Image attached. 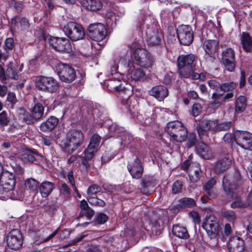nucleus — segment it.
Wrapping results in <instances>:
<instances>
[{"mask_svg": "<svg viewBox=\"0 0 252 252\" xmlns=\"http://www.w3.org/2000/svg\"><path fill=\"white\" fill-rule=\"evenodd\" d=\"M142 43L141 40H135L128 47L136 63L142 67L148 68L153 66L154 61L151 54L143 47Z\"/></svg>", "mask_w": 252, "mask_h": 252, "instance_id": "nucleus-1", "label": "nucleus"}, {"mask_svg": "<svg viewBox=\"0 0 252 252\" xmlns=\"http://www.w3.org/2000/svg\"><path fill=\"white\" fill-rule=\"evenodd\" d=\"M84 140V134L81 130H70L62 142V148L66 153L71 154L82 144Z\"/></svg>", "mask_w": 252, "mask_h": 252, "instance_id": "nucleus-2", "label": "nucleus"}, {"mask_svg": "<svg viewBox=\"0 0 252 252\" xmlns=\"http://www.w3.org/2000/svg\"><path fill=\"white\" fill-rule=\"evenodd\" d=\"M202 227L206 230L210 238L208 242L209 245L213 247L216 246L218 243L217 235L219 231L217 218L213 215L206 216Z\"/></svg>", "mask_w": 252, "mask_h": 252, "instance_id": "nucleus-3", "label": "nucleus"}, {"mask_svg": "<svg viewBox=\"0 0 252 252\" xmlns=\"http://www.w3.org/2000/svg\"><path fill=\"white\" fill-rule=\"evenodd\" d=\"M35 87L40 91L54 94L60 90L59 82L52 77L38 76L34 80Z\"/></svg>", "mask_w": 252, "mask_h": 252, "instance_id": "nucleus-4", "label": "nucleus"}, {"mask_svg": "<svg viewBox=\"0 0 252 252\" xmlns=\"http://www.w3.org/2000/svg\"><path fill=\"white\" fill-rule=\"evenodd\" d=\"M165 130L173 139L177 142H182L187 140V129L178 121L167 123Z\"/></svg>", "mask_w": 252, "mask_h": 252, "instance_id": "nucleus-5", "label": "nucleus"}, {"mask_svg": "<svg viewBox=\"0 0 252 252\" xmlns=\"http://www.w3.org/2000/svg\"><path fill=\"white\" fill-rule=\"evenodd\" d=\"M242 183V179L238 171L235 172L233 175H225L222 180L223 190L227 195H232L235 193Z\"/></svg>", "mask_w": 252, "mask_h": 252, "instance_id": "nucleus-6", "label": "nucleus"}, {"mask_svg": "<svg viewBox=\"0 0 252 252\" xmlns=\"http://www.w3.org/2000/svg\"><path fill=\"white\" fill-rule=\"evenodd\" d=\"M63 31L68 37L73 41L84 38L85 32L83 27L74 22H69L64 25Z\"/></svg>", "mask_w": 252, "mask_h": 252, "instance_id": "nucleus-7", "label": "nucleus"}, {"mask_svg": "<svg viewBox=\"0 0 252 252\" xmlns=\"http://www.w3.org/2000/svg\"><path fill=\"white\" fill-rule=\"evenodd\" d=\"M56 68L62 81L66 83H71L76 79V71L71 65L61 63L57 64Z\"/></svg>", "mask_w": 252, "mask_h": 252, "instance_id": "nucleus-8", "label": "nucleus"}, {"mask_svg": "<svg viewBox=\"0 0 252 252\" xmlns=\"http://www.w3.org/2000/svg\"><path fill=\"white\" fill-rule=\"evenodd\" d=\"M217 126H218V120L204 119L199 122L196 128L198 134L201 138L207 134L208 131H210L212 133H216Z\"/></svg>", "mask_w": 252, "mask_h": 252, "instance_id": "nucleus-9", "label": "nucleus"}, {"mask_svg": "<svg viewBox=\"0 0 252 252\" xmlns=\"http://www.w3.org/2000/svg\"><path fill=\"white\" fill-rule=\"evenodd\" d=\"M89 36L93 40L97 42L103 41L107 34L106 29L101 23L91 24L88 27Z\"/></svg>", "mask_w": 252, "mask_h": 252, "instance_id": "nucleus-10", "label": "nucleus"}, {"mask_svg": "<svg viewBox=\"0 0 252 252\" xmlns=\"http://www.w3.org/2000/svg\"><path fill=\"white\" fill-rule=\"evenodd\" d=\"M50 45L54 49L60 52L69 53L72 51L69 40L65 37H51Z\"/></svg>", "mask_w": 252, "mask_h": 252, "instance_id": "nucleus-11", "label": "nucleus"}, {"mask_svg": "<svg viewBox=\"0 0 252 252\" xmlns=\"http://www.w3.org/2000/svg\"><path fill=\"white\" fill-rule=\"evenodd\" d=\"M221 62L225 68L229 71H233L236 66L235 52L231 48L222 50L221 54Z\"/></svg>", "mask_w": 252, "mask_h": 252, "instance_id": "nucleus-12", "label": "nucleus"}, {"mask_svg": "<svg viewBox=\"0 0 252 252\" xmlns=\"http://www.w3.org/2000/svg\"><path fill=\"white\" fill-rule=\"evenodd\" d=\"M15 175L9 172H4L0 179V193L4 194L13 189L15 186Z\"/></svg>", "mask_w": 252, "mask_h": 252, "instance_id": "nucleus-13", "label": "nucleus"}, {"mask_svg": "<svg viewBox=\"0 0 252 252\" xmlns=\"http://www.w3.org/2000/svg\"><path fill=\"white\" fill-rule=\"evenodd\" d=\"M178 39L181 44L189 45L193 39V32L190 26L182 25L177 30Z\"/></svg>", "mask_w": 252, "mask_h": 252, "instance_id": "nucleus-14", "label": "nucleus"}, {"mask_svg": "<svg viewBox=\"0 0 252 252\" xmlns=\"http://www.w3.org/2000/svg\"><path fill=\"white\" fill-rule=\"evenodd\" d=\"M7 246L12 250L19 249L23 244V237L21 231L18 229L10 231L6 236Z\"/></svg>", "mask_w": 252, "mask_h": 252, "instance_id": "nucleus-15", "label": "nucleus"}, {"mask_svg": "<svg viewBox=\"0 0 252 252\" xmlns=\"http://www.w3.org/2000/svg\"><path fill=\"white\" fill-rule=\"evenodd\" d=\"M235 141L237 145L247 149H252V135L246 131H237L235 133Z\"/></svg>", "mask_w": 252, "mask_h": 252, "instance_id": "nucleus-16", "label": "nucleus"}, {"mask_svg": "<svg viewBox=\"0 0 252 252\" xmlns=\"http://www.w3.org/2000/svg\"><path fill=\"white\" fill-rule=\"evenodd\" d=\"M101 137L97 134H93L90 139V143L86 150L84 152L88 159H92L100 147Z\"/></svg>", "mask_w": 252, "mask_h": 252, "instance_id": "nucleus-17", "label": "nucleus"}, {"mask_svg": "<svg viewBox=\"0 0 252 252\" xmlns=\"http://www.w3.org/2000/svg\"><path fill=\"white\" fill-rule=\"evenodd\" d=\"M178 69L179 73L182 77L190 78L192 80H199L202 81L206 79L205 75L203 74L195 72L192 66L178 67Z\"/></svg>", "mask_w": 252, "mask_h": 252, "instance_id": "nucleus-18", "label": "nucleus"}, {"mask_svg": "<svg viewBox=\"0 0 252 252\" xmlns=\"http://www.w3.org/2000/svg\"><path fill=\"white\" fill-rule=\"evenodd\" d=\"M227 248L229 252H243L245 248L244 241L239 237L233 236L229 239Z\"/></svg>", "mask_w": 252, "mask_h": 252, "instance_id": "nucleus-19", "label": "nucleus"}, {"mask_svg": "<svg viewBox=\"0 0 252 252\" xmlns=\"http://www.w3.org/2000/svg\"><path fill=\"white\" fill-rule=\"evenodd\" d=\"M157 185L156 180L152 177H145L141 182V192L144 194H150L154 191Z\"/></svg>", "mask_w": 252, "mask_h": 252, "instance_id": "nucleus-20", "label": "nucleus"}, {"mask_svg": "<svg viewBox=\"0 0 252 252\" xmlns=\"http://www.w3.org/2000/svg\"><path fill=\"white\" fill-rule=\"evenodd\" d=\"M127 169L133 178L139 179L142 176L143 168L137 157L132 163L127 165Z\"/></svg>", "mask_w": 252, "mask_h": 252, "instance_id": "nucleus-21", "label": "nucleus"}, {"mask_svg": "<svg viewBox=\"0 0 252 252\" xmlns=\"http://www.w3.org/2000/svg\"><path fill=\"white\" fill-rule=\"evenodd\" d=\"M232 164V160L229 156L227 155L220 158L216 162L214 167L215 172L220 174L228 169Z\"/></svg>", "mask_w": 252, "mask_h": 252, "instance_id": "nucleus-22", "label": "nucleus"}, {"mask_svg": "<svg viewBox=\"0 0 252 252\" xmlns=\"http://www.w3.org/2000/svg\"><path fill=\"white\" fill-rule=\"evenodd\" d=\"M149 93L159 101H162L168 96V91L165 86L158 85L152 88L149 91Z\"/></svg>", "mask_w": 252, "mask_h": 252, "instance_id": "nucleus-23", "label": "nucleus"}, {"mask_svg": "<svg viewBox=\"0 0 252 252\" xmlns=\"http://www.w3.org/2000/svg\"><path fill=\"white\" fill-rule=\"evenodd\" d=\"M219 43L217 40H206L203 45V48L209 57H213L219 48Z\"/></svg>", "mask_w": 252, "mask_h": 252, "instance_id": "nucleus-24", "label": "nucleus"}, {"mask_svg": "<svg viewBox=\"0 0 252 252\" xmlns=\"http://www.w3.org/2000/svg\"><path fill=\"white\" fill-rule=\"evenodd\" d=\"M147 35V42L149 46H158L161 41V35L158 29L151 32L149 30L146 32Z\"/></svg>", "mask_w": 252, "mask_h": 252, "instance_id": "nucleus-25", "label": "nucleus"}, {"mask_svg": "<svg viewBox=\"0 0 252 252\" xmlns=\"http://www.w3.org/2000/svg\"><path fill=\"white\" fill-rule=\"evenodd\" d=\"M196 58V56L192 54L179 56L177 60L178 67L192 66Z\"/></svg>", "mask_w": 252, "mask_h": 252, "instance_id": "nucleus-26", "label": "nucleus"}, {"mask_svg": "<svg viewBox=\"0 0 252 252\" xmlns=\"http://www.w3.org/2000/svg\"><path fill=\"white\" fill-rule=\"evenodd\" d=\"M81 3L86 9L92 11L99 10L103 6L101 0H81Z\"/></svg>", "mask_w": 252, "mask_h": 252, "instance_id": "nucleus-27", "label": "nucleus"}, {"mask_svg": "<svg viewBox=\"0 0 252 252\" xmlns=\"http://www.w3.org/2000/svg\"><path fill=\"white\" fill-rule=\"evenodd\" d=\"M58 122V118L54 116H51L45 122H43L40 125V129L44 132L50 131L54 129Z\"/></svg>", "mask_w": 252, "mask_h": 252, "instance_id": "nucleus-28", "label": "nucleus"}, {"mask_svg": "<svg viewBox=\"0 0 252 252\" xmlns=\"http://www.w3.org/2000/svg\"><path fill=\"white\" fill-rule=\"evenodd\" d=\"M127 75L128 78L135 81H143L145 77V73L143 69L135 67H133L132 69H129Z\"/></svg>", "mask_w": 252, "mask_h": 252, "instance_id": "nucleus-29", "label": "nucleus"}, {"mask_svg": "<svg viewBox=\"0 0 252 252\" xmlns=\"http://www.w3.org/2000/svg\"><path fill=\"white\" fill-rule=\"evenodd\" d=\"M201 170L198 163L192 164L189 171V179L192 182H197L200 180Z\"/></svg>", "mask_w": 252, "mask_h": 252, "instance_id": "nucleus-30", "label": "nucleus"}, {"mask_svg": "<svg viewBox=\"0 0 252 252\" xmlns=\"http://www.w3.org/2000/svg\"><path fill=\"white\" fill-rule=\"evenodd\" d=\"M22 157L26 161L36 164L39 162L40 156L37 151L29 149L22 155Z\"/></svg>", "mask_w": 252, "mask_h": 252, "instance_id": "nucleus-31", "label": "nucleus"}, {"mask_svg": "<svg viewBox=\"0 0 252 252\" xmlns=\"http://www.w3.org/2000/svg\"><path fill=\"white\" fill-rule=\"evenodd\" d=\"M197 153L203 158L209 159L212 156V152L209 147L204 143H201L196 147Z\"/></svg>", "mask_w": 252, "mask_h": 252, "instance_id": "nucleus-32", "label": "nucleus"}, {"mask_svg": "<svg viewBox=\"0 0 252 252\" xmlns=\"http://www.w3.org/2000/svg\"><path fill=\"white\" fill-rule=\"evenodd\" d=\"M241 41L244 50L247 52H252V39L248 33H242Z\"/></svg>", "mask_w": 252, "mask_h": 252, "instance_id": "nucleus-33", "label": "nucleus"}, {"mask_svg": "<svg viewBox=\"0 0 252 252\" xmlns=\"http://www.w3.org/2000/svg\"><path fill=\"white\" fill-rule=\"evenodd\" d=\"M172 232L175 236L181 239H186L189 237L187 228L179 225L173 226Z\"/></svg>", "mask_w": 252, "mask_h": 252, "instance_id": "nucleus-34", "label": "nucleus"}, {"mask_svg": "<svg viewBox=\"0 0 252 252\" xmlns=\"http://www.w3.org/2000/svg\"><path fill=\"white\" fill-rule=\"evenodd\" d=\"M55 186L53 183L50 182H44L39 186V190L43 197H47L54 189Z\"/></svg>", "mask_w": 252, "mask_h": 252, "instance_id": "nucleus-35", "label": "nucleus"}, {"mask_svg": "<svg viewBox=\"0 0 252 252\" xmlns=\"http://www.w3.org/2000/svg\"><path fill=\"white\" fill-rule=\"evenodd\" d=\"M44 109L41 103H36L32 109L31 113L37 121L40 120L44 115Z\"/></svg>", "mask_w": 252, "mask_h": 252, "instance_id": "nucleus-36", "label": "nucleus"}, {"mask_svg": "<svg viewBox=\"0 0 252 252\" xmlns=\"http://www.w3.org/2000/svg\"><path fill=\"white\" fill-rule=\"evenodd\" d=\"M177 206L180 208H192L196 206V202L192 198L184 197L178 201Z\"/></svg>", "mask_w": 252, "mask_h": 252, "instance_id": "nucleus-37", "label": "nucleus"}, {"mask_svg": "<svg viewBox=\"0 0 252 252\" xmlns=\"http://www.w3.org/2000/svg\"><path fill=\"white\" fill-rule=\"evenodd\" d=\"M17 67L14 65L13 63L10 62L7 65V67L6 70L5 74L6 77L9 78L14 80L18 79V74Z\"/></svg>", "mask_w": 252, "mask_h": 252, "instance_id": "nucleus-38", "label": "nucleus"}, {"mask_svg": "<svg viewBox=\"0 0 252 252\" xmlns=\"http://www.w3.org/2000/svg\"><path fill=\"white\" fill-rule=\"evenodd\" d=\"M246 106V98L244 96H239L235 101V112L240 113L243 112Z\"/></svg>", "mask_w": 252, "mask_h": 252, "instance_id": "nucleus-39", "label": "nucleus"}, {"mask_svg": "<svg viewBox=\"0 0 252 252\" xmlns=\"http://www.w3.org/2000/svg\"><path fill=\"white\" fill-rule=\"evenodd\" d=\"M25 187L27 190L34 192L37 190L38 182L33 178H29L25 181Z\"/></svg>", "mask_w": 252, "mask_h": 252, "instance_id": "nucleus-40", "label": "nucleus"}, {"mask_svg": "<svg viewBox=\"0 0 252 252\" xmlns=\"http://www.w3.org/2000/svg\"><path fill=\"white\" fill-rule=\"evenodd\" d=\"M87 200L92 206L103 207L106 205L105 202L103 200L95 196H88L87 197Z\"/></svg>", "mask_w": 252, "mask_h": 252, "instance_id": "nucleus-41", "label": "nucleus"}, {"mask_svg": "<svg viewBox=\"0 0 252 252\" xmlns=\"http://www.w3.org/2000/svg\"><path fill=\"white\" fill-rule=\"evenodd\" d=\"M221 215L222 217L230 221H233L236 219L235 213L232 210L222 209L221 211Z\"/></svg>", "mask_w": 252, "mask_h": 252, "instance_id": "nucleus-42", "label": "nucleus"}, {"mask_svg": "<svg viewBox=\"0 0 252 252\" xmlns=\"http://www.w3.org/2000/svg\"><path fill=\"white\" fill-rule=\"evenodd\" d=\"M236 84L233 82L224 83L220 85V90L223 92H231L236 87Z\"/></svg>", "mask_w": 252, "mask_h": 252, "instance_id": "nucleus-43", "label": "nucleus"}, {"mask_svg": "<svg viewBox=\"0 0 252 252\" xmlns=\"http://www.w3.org/2000/svg\"><path fill=\"white\" fill-rule=\"evenodd\" d=\"M101 191V188L96 184L90 186L87 190L88 196H94L98 192Z\"/></svg>", "mask_w": 252, "mask_h": 252, "instance_id": "nucleus-44", "label": "nucleus"}, {"mask_svg": "<svg viewBox=\"0 0 252 252\" xmlns=\"http://www.w3.org/2000/svg\"><path fill=\"white\" fill-rule=\"evenodd\" d=\"M232 126L231 122H224L220 123H218V126H217L216 133L221 131L228 130Z\"/></svg>", "mask_w": 252, "mask_h": 252, "instance_id": "nucleus-45", "label": "nucleus"}, {"mask_svg": "<svg viewBox=\"0 0 252 252\" xmlns=\"http://www.w3.org/2000/svg\"><path fill=\"white\" fill-rule=\"evenodd\" d=\"M111 136H119V134L123 131V128L116 124H112L109 129Z\"/></svg>", "mask_w": 252, "mask_h": 252, "instance_id": "nucleus-46", "label": "nucleus"}, {"mask_svg": "<svg viewBox=\"0 0 252 252\" xmlns=\"http://www.w3.org/2000/svg\"><path fill=\"white\" fill-rule=\"evenodd\" d=\"M222 96L221 94H218L214 93L212 94V98L214 99L213 102L212 103V106L214 108H218L221 104V101L220 100V98Z\"/></svg>", "mask_w": 252, "mask_h": 252, "instance_id": "nucleus-47", "label": "nucleus"}, {"mask_svg": "<svg viewBox=\"0 0 252 252\" xmlns=\"http://www.w3.org/2000/svg\"><path fill=\"white\" fill-rule=\"evenodd\" d=\"M14 46V39L13 38H7L3 46L4 50L8 52L10 50H12Z\"/></svg>", "mask_w": 252, "mask_h": 252, "instance_id": "nucleus-48", "label": "nucleus"}, {"mask_svg": "<svg viewBox=\"0 0 252 252\" xmlns=\"http://www.w3.org/2000/svg\"><path fill=\"white\" fill-rule=\"evenodd\" d=\"M87 235L84 234V233H81L80 235H79L77 237H76L74 239L69 241L67 244L64 246V248H66L68 246H73L75 245L76 244L78 243V242H80L83 240L84 238H85Z\"/></svg>", "mask_w": 252, "mask_h": 252, "instance_id": "nucleus-49", "label": "nucleus"}, {"mask_svg": "<svg viewBox=\"0 0 252 252\" xmlns=\"http://www.w3.org/2000/svg\"><path fill=\"white\" fill-rule=\"evenodd\" d=\"M248 206L247 202H243L240 198H236V200L231 204V207L232 208H246Z\"/></svg>", "mask_w": 252, "mask_h": 252, "instance_id": "nucleus-50", "label": "nucleus"}, {"mask_svg": "<svg viewBox=\"0 0 252 252\" xmlns=\"http://www.w3.org/2000/svg\"><path fill=\"white\" fill-rule=\"evenodd\" d=\"M183 187V183L182 181L177 180L174 182L172 186V193L176 194L180 192Z\"/></svg>", "mask_w": 252, "mask_h": 252, "instance_id": "nucleus-51", "label": "nucleus"}, {"mask_svg": "<svg viewBox=\"0 0 252 252\" xmlns=\"http://www.w3.org/2000/svg\"><path fill=\"white\" fill-rule=\"evenodd\" d=\"M22 120L28 125L33 124L35 121H37L36 119H35L33 117L32 113L30 114L28 112Z\"/></svg>", "mask_w": 252, "mask_h": 252, "instance_id": "nucleus-52", "label": "nucleus"}, {"mask_svg": "<svg viewBox=\"0 0 252 252\" xmlns=\"http://www.w3.org/2000/svg\"><path fill=\"white\" fill-rule=\"evenodd\" d=\"M187 139L188 140L187 144L188 147L190 148L195 145L196 140L195 134L194 133H189V137H187Z\"/></svg>", "mask_w": 252, "mask_h": 252, "instance_id": "nucleus-53", "label": "nucleus"}, {"mask_svg": "<svg viewBox=\"0 0 252 252\" xmlns=\"http://www.w3.org/2000/svg\"><path fill=\"white\" fill-rule=\"evenodd\" d=\"M9 122V120L5 112L3 111L0 113V126H7Z\"/></svg>", "mask_w": 252, "mask_h": 252, "instance_id": "nucleus-54", "label": "nucleus"}, {"mask_svg": "<svg viewBox=\"0 0 252 252\" xmlns=\"http://www.w3.org/2000/svg\"><path fill=\"white\" fill-rule=\"evenodd\" d=\"M202 111V106L199 103L194 104L192 108V115L196 117L198 116Z\"/></svg>", "mask_w": 252, "mask_h": 252, "instance_id": "nucleus-55", "label": "nucleus"}, {"mask_svg": "<svg viewBox=\"0 0 252 252\" xmlns=\"http://www.w3.org/2000/svg\"><path fill=\"white\" fill-rule=\"evenodd\" d=\"M108 219V217L106 214L100 213L97 215L95 220L98 223L103 224Z\"/></svg>", "mask_w": 252, "mask_h": 252, "instance_id": "nucleus-56", "label": "nucleus"}, {"mask_svg": "<svg viewBox=\"0 0 252 252\" xmlns=\"http://www.w3.org/2000/svg\"><path fill=\"white\" fill-rule=\"evenodd\" d=\"M60 192L65 197L68 196L70 194V190L66 184L63 183L61 185Z\"/></svg>", "mask_w": 252, "mask_h": 252, "instance_id": "nucleus-57", "label": "nucleus"}, {"mask_svg": "<svg viewBox=\"0 0 252 252\" xmlns=\"http://www.w3.org/2000/svg\"><path fill=\"white\" fill-rule=\"evenodd\" d=\"M216 184V180L214 178H212L209 180L204 186L205 190L213 189V187Z\"/></svg>", "mask_w": 252, "mask_h": 252, "instance_id": "nucleus-58", "label": "nucleus"}, {"mask_svg": "<svg viewBox=\"0 0 252 252\" xmlns=\"http://www.w3.org/2000/svg\"><path fill=\"white\" fill-rule=\"evenodd\" d=\"M94 214V211L90 207L88 208L86 210H84L83 212H81V215H85L89 220L92 219L93 216Z\"/></svg>", "mask_w": 252, "mask_h": 252, "instance_id": "nucleus-59", "label": "nucleus"}, {"mask_svg": "<svg viewBox=\"0 0 252 252\" xmlns=\"http://www.w3.org/2000/svg\"><path fill=\"white\" fill-rule=\"evenodd\" d=\"M67 178L69 181V182L70 183L71 185L72 186L74 191H77V188L75 186L74 178L73 177V173L72 171L68 172V173L67 174Z\"/></svg>", "mask_w": 252, "mask_h": 252, "instance_id": "nucleus-60", "label": "nucleus"}, {"mask_svg": "<svg viewBox=\"0 0 252 252\" xmlns=\"http://www.w3.org/2000/svg\"><path fill=\"white\" fill-rule=\"evenodd\" d=\"M235 134L234 135L231 133H226V134H225L223 137L224 141L226 143L228 144L230 143L234 139H235Z\"/></svg>", "mask_w": 252, "mask_h": 252, "instance_id": "nucleus-61", "label": "nucleus"}, {"mask_svg": "<svg viewBox=\"0 0 252 252\" xmlns=\"http://www.w3.org/2000/svg\"><path fill=\"white\" fill-rule=\"evenodd\" d=\"M208 83L211 88L216 91H218L219 89L220 90V84L216 80H210Z\"/></svg>", "mask_w": 252, "mask_h": 252, "instance_id": "nucleus-62", "label": "nucleus"}, {"mask_svg": "<svg viewBox=\"0 0 252 252\" xmlns=\"http://www.w3.org/2000/svg\"><path fill=\"white\" fill-rule=\"evenodd\" d=\"M27 113V111L23 107H19L16 110V115L19 117L20 120H22V119L25 117V115Z\"/></svg>", "mask_w": 252, "mask_h": 252, "instance_id": "nucleus-63", "label": "nucleus"}, {"mask_svg": "<svg viewBox=\"0 0 252 252\" xmlns=\"http://www.w3.org/2000/svg\"><path fill=\"white\" fill-rule=\"evenodd\" d=\"M205 191L206 192V195L209 199L215 198L218 195L217 191L214 189L205 190Z\"/></svg>", "mask_w": 252, "mask_h": 252, "instance_id": "nucleus-64", "label": "nucleus"}]
</instances>
